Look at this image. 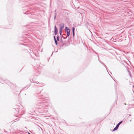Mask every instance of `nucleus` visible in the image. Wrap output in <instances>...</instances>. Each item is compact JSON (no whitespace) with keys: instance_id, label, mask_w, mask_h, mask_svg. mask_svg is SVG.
Returning a JSON list of instances; mask_svg holds the SVG:
<instances>
[{"instance_id":"dca6fc26","label":"nucleus","mask_w":134,"mask_h":134,"mask_svg":"<svg viewBox=\"0 0 134 134\" xmlns=\"http://www.w3.org/2000/svg\"><path fill=\"white\" fill-rule=\"evenodd\" d=\"M54 14H57V12H56V10H55L54 11Z\"/></svg>"},{"instance_id":"f257e3e1","label":"nucleus","mask_w":134,"mask_h":134,"mask_svg":"<svg viewBox=\"0 0 134 134\" xmlns=\"http://www.w3.org/2000/svg\"><path fill=\"white\" fill-rule=\"evenodd\" d=\"M44 97L43 95L39 96L37 97V105L38 106V108L40 109H44L45 107V105L44 104V102L43 101H45V100L44 98Z\"/></svg>"},{"instance_id":"9b49d317","label":"nucleus","mask_w":134,"mask_h":134,"mask_svg":"<svg viewBox=\"0 0 134 134\" xmlns=\"http://www.w3.org/2000/svg\"><path fill=\"white\" fill-rule=\"evenodd\" d=\"M72 32H75V28L74 27H73L72 28Z\"/></svg>"},{"instance_id":"2eb2a0df","label":"nucleus","mask_w":134,"mask_h":134,"mask_svg":"<svg viewBox=\"0 0 134 134\" xmlns=\"http://www.w3.org/2000/svg\"><path fill=\"white\" fill-rule=\"evenodd\" d=\"M53 38L54 39V41H55L56 40H57L55 37V36H54Z\"/></svg>"},{"instance_id":"423d86ee","label":"nucleus","mask_w":134,"mask_h":134,"mask_svg":"<svg viewBox=\"0 0 134 134\" xmlns=\"http://www.w3.org/2000/svg\"><path fill=\"white\" fill-rule=\"evenodd\" d=\"M33 81V82L34 83H38L39 84H40L41 85H43V83H39L38 82H36V81Z\"/></svg>"},{"instance_id":"39448f33","label":"nucleus","mask_w":134,"mask_h":134,"mask_svg":"<svg viewBox=\"0 0 134 134\" xmlns=\"http://www.w3.org/2000/svg\"><path fill=\"white\" fill-rule=\"evenodd\" d=\"M126 69H127V71L129 73V74L130 76V77L131 78H132V76L131 75V74L130 72V71L129 70V68H127Z\"/></svg>"},{"instance_id":"412c9836","label":"nucleus","mask_w":134,"mask_h":134,"mask_svg":"<svg viewBox=\"0 0 134 134\" xmlns=\"http://www.w3.org/2000/svg\"><path fill=\"white\" fill-rule=\"evenodd\" d=\"M29 134H31L30 133H29Z\"/></svg>"},{"instance_id":"f3484780","label":"nucleus","mask_w":134,"mask_h":134,"mask_svg":"<svg viewBox=\"0 0 134 134\" xmlns=\"http://www.w3.org/2000/svg\"><path fill=\"white\" fill-rule=\"evenodd\" d=\"M67 36L66 37H63V36H62V37L64 39H66L67 38Z\"/></svg>"},{"instance_id":"1a4fd4ad","label":"nucleus","mask_w":134,"mask_h":134,"mask_svg":"<svg viewBox=\"0 0 134 134\" xmlns=\"http://www.w3.org/2000/svg\"><path fill=\"white\" fill-rule=\"evenodd\" d=\"M56 40H57L58 41H59V36H57V38H56Z\"/></svg>"},{"instance_id":"0eeeda50","label":"nucleus","mask_w":134,"mask_h":134,"mask_svg":"<svg viewBox=\"0 0 134 134\" xmlns=\"http://www.w3.org/2000/svg\"><path fill=\"white\" fill-rule=\"evenodd\" d=\"M118 126H116L113 129V131H115L116 130H117L118 129Z\"/></svg>"},{"instance_id":"7ed1b4c3","label":"nucleus","mask_w":134,"mask_h":134,"mask_svg":"<svg viewBox=\"0 0 134 134\" xmlns=\"http://www.w3.org/2000/svg\"><path fill=\"white\" fill-rule=\"evenodd\" d=\"M64 27V24L63 23H62L60 24L59 30H62Z\"/></svg>"},{"instance_id":"4468645a","label":"nucleus","mask_w":134,"mask_h":134,"mask_svg":"<svg viewBox=\"0 0 134 134\" xmlns=\"http://www.w3.org/2000/svg\"><path fill=\"white\" fill-rule=\"evenodd\" d=\"M74 35H75V32H72V36H73V37H74Z\"/></svg>"},{"instance_id":"6ab92c4d","label":"nucleus","mask_w":134,"mask_h":134,"mask_svg":"<svg viewBox=\"0 0 134 134\" xmlns=\"http://www.w3.org/2000/svg\"><path fill=\"white\" fill-rule=\"evenodd\" d=\"M65 45V44H63V45H62V47H63L64 45Z\"/></svg>"},{"instance_id":"ddd939ff","label":"nucleus","mask_w":134,"mask_h":134,"mask_svg":"<svg viewBox=\"0 0 134 134\" xmlns=\"http://www.w3.org/2000/svg\"><path fill=\"white\" fill-rule=\"evenodd\" d=\"M57 41V40H56L55 41H54L55 44L57 46L58 45V42Z\"/></svg>"},{"instance_id":"20e7f679","label":"nucleus","mask_w":134,"mask_h":134,"mask_svg":"<svg viewBox=\"0 0 134 134\" xmlns=\"http://www.w3.org/2000/svg\"><path fill=\"white\" fill-rule=\"evenodd\" d=\"M58 32V29L56 27V26L55 25L54 26V34L56 35L57 34Z\"/></svg>"},{"instance_id":"aec40b11","label":"nucleus","mask_w":134,"mask_h":134,"mask_svg":"<svg viewBox=\"0 0 134 134\" xmlns=\"http://www.w3.org/2000/svg\"><path fill=\"white\" fill-rule=\"evenodd\" d=\"M99 61L100 62H100V60H99Z\"/></svg>"},{"instance_id":"9d476101","label":"nucleus","mask_w":134,"mask_h":134,"mask_svg":"<svg viewBox=\"0 0 134 134\" xmlns=\"http://www.w3.org/2000/svg\"><path fill=\"white\" fill-rule=\"evenodd\" d=\"M62 30H59V34L61 36L62 34Z\"/></svg>"},{"instance_id":"f03ea898","label":"nucleus","mask_w":134,"mask_h":134,"mask_svg":"<svg viewBox=\"0 0 134 134\" xmlns=\"http://www.w3.org/2000/svg\"><path fill=\"white\" fill-rule=\"evenodd\" d=\"M65 30L67 33V36L68 37L70 35V29L67 27H65Z\"/></svg>"},{"instance_id":"a211bd4d","label":"nucleus","mask_w":134,"mask_h":134,"mask_svg":"<svg viewBox=\"0 0 134 134\" xmlns=\"http://www.w3.org/2000/svg\"><path fill=\"white\" fill-rule=\"evenodd\" d=\"M101 63L102 64H104V65H105V64H104V63H103L102 62V63Z\"/></svg>"},{"instance_id":"f8f14e48","label":"nucleus","mask_w":134,"mask_h":134,"mask_svg":"<svg viewBox=\"0 0 134 134\" xmlns=\"http://www.w3.org/2000/svg\"><path fill=\"white\" fill-rule=\"evenodd\" d=\"M56 16H57V14H55L54 16V20H55L56 19Z\"/></svg>"},{"instance_id":"6e6552de","label":"nucleus","mask_w":134,"mask_h":134,"mask_svg":"<svg viewBox=\"0 0 134 134\" xmlns=\"http://www.w3.org/2000/svg\"><path fill=\"white\" fill-rule=\"evenodd\" d=\"M122 121H121L119 122L117 125L116 126H118V127L119 125L122 123Z\"/></svg>"}]
</instances>
